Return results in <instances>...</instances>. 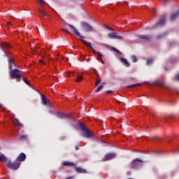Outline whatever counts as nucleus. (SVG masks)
I'll list each match as a JSON object with an SVG mask.
<instances>
[{
    "label": "nucleus",
    "mask_w": 179,
    "mask_h": 179,
    "mask_svg": "<svg viewBox=\"0 0 179 179\" xmlns=\"http://www.w3.org/2000/svg\"><path fill=\"white\" fill-rule=\"evenodd\" d=\"M0 108H1V109H5V108H3V105H1V103H0Z\"/></svg>",
    "instance_id": "44"
},
{
    "label": "nucleus",
    "mask_w": 179,
    "mask_h": 179,
    "mask_svg": "<svg viewBox=\"0 0 179 179\" xmlns=\"http://www.w3.org/2000/svg\"><path fill=\"white\" fill-rule=\"evenodd\" d=\"M38 13H39L38 14L39 17H43L45 20L49 18L48 13L45 12V9L42 6H40Z\"/></svg>",
    "instance_id": "8"
},
{
    "label": "nucleus",
    "mask_w": 179,
    "mask_h": 179,
    "mask_svg": "<svg viewBox=\"0 0 179 179\" xmlns=\"http://www.w3.org/2000/svg\"><path fill=\"white\" fill-rule=\"evenodd\" d=\"M101 85H103V86L106 85V83L105 82L102 83Z\"/></svg>",
    "instance_id": "48"
},
{
    "label": "nucleus",
    "mask_w": 179,
    "mask_h": 179,
    "mask_svg": "<svg viewBox=\"0 0 179 179\" xmlns=\"http://www.w3.org/2000/svg\"><path fill=\"white\" fill-rule=\"evenodd\" d=\"M75 149H76V150H79L80 148H79V147L78 145H76L75 146Z\"/></svg>",
    "instance_id": "42"
},
{
    "label": "nucleus",
    "mask_w": 179,
    "mask_h": 179,
    "mask_svg": "<svg viewBox=\"0 0 179 179\" xmlns=\"http://www.w3.org/2000/svg\"><path fill=\"white\" fill-rule=\"evenodd\" d=\"M166 24V15L161 17L160 20L155 24V26L164 27Z\"/></svg>",
    "instance_id": "13"
},
{
    "label": "nucleus",
    "mask_w": 179,
    "mask_h": 179,
    "mask_svg": "<svg viewBox=\"0 0 179 179\" xmlns=\"http://www.w3.org/2000/svg\"><path fill=\"white\" fill-rule=\"evenodd\" d=\"M120 62H122L126 67L130 66V63L128 62L127 59H123V57H121Z\"/></svg>",
    "instance_id": "21"
},
{
    "label": "nucleus",
    "mask_w": 179,
    "mask_h": 179,
    "mask_svg": "<svg viewBox=\"0 0 179 179\" xmlns=\"http://www.w3.org/2000/svg\"><path fill=\"white\" fill-rule=\"evenodd\" d=\"M45 34V31H44V29H43V34Z\"/></svg>",
    "instance_id": "49"
},
{
    "label": "nucleus",
    "mask_w": 179,
    "mask_h": 179,
    "mask_svg": "<svg viewBox=\"0 0 179 179\" xmlns=\"http://www.w3.org/2000/svg\"><path fill=\"white\" fill-rule=\"evenodd\" d=\"M62 166H76V164L73 162H64L63 163Z\"/></svg>",
    "instance_id": "23"
},
{
    "label": "nucleus",
    "mask_w": 179,
    "mask_h": 179,
    "mask_svg": "<svg viewBox=\"0 0 179 179\" xmlns=\"http://www.w3.org/2000/svg\"><path fill=\"white\" fill-rule=\"evenodd\" d=\"M138 38L140 40H144L150 41L152 39V36L150 34L138 35Z\"/></svg>",
    "instance_id": "12"
},
{
    "label": "nucleus",
    "mask_w": 179,
    "mask_h": 179,
    "mask_svg": "<svg viewBox=\"0 0 179 179\" xmlns=\"http://www.w3.org/2000/svg\"><path fill=\"white\" fill-rule=\"evenodd\" d=\"M41 103L43 106L48 105L49 107L52 106L51 102L49 101V99H48V98H46V96H45V95H43V94H41Z\"/></svg>",
    "instance_id": "10"
},
{
    "label": "nucleus",
    "mask_w": 179,
    "mask_h": 179,
    "mask_svg": "<svg viewBox=\"0 0 179 179\" xmlns=\"http://www.w3.org/2000/svg\"><path fill=\"white\" fill-rule=\"evenodd\" d=\"M74 169L76 172H78L79 173H87V171L85 169H83L81 167L74 166Z\"/></svg>",
    "instance_id": "19"
},
{
    "label": "nucleus",
    "mask_w": 179,
    "mask_h": 179,
    "mask_svg": "<svg viewBox=\"0 0 179 179\" xmlns=\"http://www.w3.org/2000/svg\"><path fill=\"white\" fill-rule=\"evenodd\" d=\"M105 28L108 29V30H110V31H115V29L113 28H112V27H109L108 25H105Z\"/></svg>",
    "instance_id": "33"
},
{
    "label": "nucleus",
    "mask_w": 179,
    "mask_h": 179,
    "mask_svg": "<svg viewBox=\"0 0 179 179\" xmlns=\"http://www.w3.org/2000/svg\"><path fill=\"white\" fill-rule=\"evenodd\" d=\"M73 178H74L73 177H69L66 179H73Z\"/></svg>",
    "instance_id": "47"
},
{
    "label": "nucleus",
    "mask_w": 179,
    "mask_h": 179,
    "mask_svg": "<svg viewBox=\"0 0 179 179\" xmlns=\"http://www.w3.org/2000/svg\"><path fill=\"white\" fill-rule=\"evenodd\" d=\"M144 162H145L141 159H134L130 162L129 166L131 169L138 170L143 166V163Z\"/></svg>",
    "instance_id": "2"
},
{
    "label": "nucleus",
    "mask_w": 179,
    "mask_h": 179,
    "mask_svg": "<svg viewBox=\"0 0 179 179\" xmlns=\"http://www.w3.org/2000/svg\"><path fill=\"white\" fill-rule=\"evenodd\" d=\"M116 102H117V103H119V104L121 103L120 101H117V99H116Z\"/></svg>",
    "instance_id": "46"
},
{
    "label": "nucleus",
    "mask_w": 179,
    "mask_h": 179,
    "mask_svg": "<svg viewBox=\"0 0 179 179\" xmlns=\"http://www.w3.org/2000/svg\"><path fill=\"white\" fill-rule=\"evenodd\" d=\"M81 41H82V43L83 44H85L87 46L90 47L92 49L93 53L94 55H97L99 58L103 57V55L101 53H99V52H96V50L94 49L93 46L92 45V43L91 42H87V41H85L84 39H82Z\"/></svg>",
    "instance_id": "5"
},
{
    "label": "nucleus",
    "mask_w": 179,
    "mask_h": 179,
    "mask_svg": "<svg viewBox=\"0 0 179 179\" xmlns=\"http://www.w3.org/2000/svg\"><path fill=\"white\" fill-rule=\"evenodd\" d=\"M55 115L59 119H64V118H70L71 117L70 115H66V114L60 113H57Z\"/></svg>",
    "instance_id": "16"
},
{
    "label": "nucleus",
    "mask_w": 179,
    "mask_h": 179,
    "mask_svg": "<svg viewBox=\"0 0 179 179\" xmlns=\"http://www.w3.org/2000/svg\"><path fill=\"white\" fill-rule=\"evenodd\" d=\"M117 156V155L115 153H108L106 154L102 159L103 162H107V161H110L114 158H115Z\"/></svg>",
    "instance_id": "11"
},
{
    "label": "nucleus",
    "mask_w": 179,
    "mask_h": 179,
    "mask_svg": "<svg viewBox=\"0 0 179 179\" xmlns=\"http://www.w3.org/2000/svg\"><path fill=\"white\" fill-rule=\"evenodd\" d=\"M128 179H132V178H128Z\"/></svg>",
    "instance_id": "52"
},
{
    "label": "nucleus",
    "mask_w": 179,
    "mask_h": 179,
    "mask_svg": "<svg viewBox=\"0 0 179 179\" xmlns=\"http://www.w3.org/2000/svg\"><path fill=\"white\" fill-rule=\"evenodd\" d=\"M80 24L86 32L93 31V27L89 23L83 22Z\"/></svg>",
    "instance_id": "9"
},
{
    "label": "nucleus",
    "mask_w": 179,
    "mask_h": 179,
    "mask_svg": "<svg viewBox=\"0 0 179 179\" xmlns=\"http://www.w3.org/2000/svg\"><path fill=\"white\" fill-rule=\"evenodd\" d=\"M174 80H178V81H179V73H178V74H177V76H176V77L174 78Z\"/></svg>",
    "instance_id": "37"
},
{
    "label": "nucleus",
    "mask_w": 179,
    "mask_h": 179,
    "mask_svg": "<svg viewBox=\"0 0 179 179\" xmlns=\"http://www.w3.org/2000/svg\"><path fill=\"white\" fill-rule=\"evenodd\" d=\"M65 24L69 27L74 35L80 37V38H85V37L80 34L78 30L73 25L69 23H65Z\"/></svg>",
    "instance_id": "7"
},
{
    "label": "nucleus",
    "mask_w": 179,
    "mask_h": 179,
    "mask_svg": "<svg viewBox=\"0 0 179 179\" xmlns=\"http://www.w3.org/2000/svg\"><path fill=\"white\" fill-rule=\"evenodd\" d=\"M1 48L2 51L5 53V55L6 56H8L7 52H6V50L10 48L11 46L8 43H2L1 44Z\"/></svg>",
    "instance_id": "15"
},
{
    "label": "nucleus",
    "mask_w": 179,
    "mask_h": 179,
    "mask_svg": "<svg viewBox=\"0 0 179 179\" xmlns=\"http://www.w3.org/2000/svg\"><path fill=\"white\" fill-rule=\"evenodd\" d=\"M131 60L132 62L136 63V62H137L138 59H137L136 56H134L133 55L132 56H131Z\"/></svg>",
    "instance_id": "30"
},
{
    "label": "nucleus",
    "mask_w": 179,
    "mask_h": 179,
    "mask_svg": "<svg viewBox=\"0 0 179 179\" xmlns=\"http://www.w3.org/2000/svg\"><path fill=\"white\" fill-rule=\"evenodd\" d=\"M27 159V156L24 153H20L17 157L15 159V160L18 162V163H21L24 162Z\"/></svg>",
    "instance_id": "14"
},
{
    "label": "nucleus",
    "mask_w": 179,
    "mask_h": 179,
    "mask_svg": "<svg viewBox=\"0 0 179 179\" xmlns=\"http://www.w3.org/2000/svg\"><path fill=\"white\" fill-rule=\"evenodd\" d=\"M154 62V59H148L146 61V65H151Z\"/></svg>",
    "instance_id": "29"
},
{
    "label": "nucleus",
    "mask_w": 179,
    "mask_h": 179,
    "mask_svg": "<svg viewBox=\"0 0 179 179\" xmlns=\"http://www.w3.org/2000/svg\"><path fill=\"white\" fill-rule=\"evenodd\" d=\"M22 81L28 86H30V83L29 81H28V80H27L25 78H22Z\"/></svg>",
    "instance_id": "31"
},
{
    "label": "nucleus",
    "mask_w": 179,
    "mask_h": 179,
    "mask_svg": "<svg viewBox=\"0 0 179 179\" xmlns=\"http://www.w3.org/2000/svg\"><path fill=\"white\" fill-rule=\"evenodd\" d=\"M62 31L65 34H70V31L68 29H66L64 28H62Z\"/></svg>",
    "instance_id": "34"
},
{
    "label": "nucleus",
    "mask_w": 179,
    "mask_h": 179,
    "mask_svg": "<svg viewBox=\"0 0 179 179\" xmlns=\"http://www.w3.org/2000/svg\"><path fill=\"white\" fill-rule=\"evenodd\" d=\"M83 79V77H82V76H77V78H75V82L76 83L82 82Z\"/></svg>",
    "instance_id": "26"
},
{
    "label": "nucleus",
    "mask_w": 179,
    "mask_h": 179,
    "mask_svg": "<svg viewBox=\"0 0 179 179\" xmlns=\"http://www.w3.org/2000/svg\"><path fill=\"white\" fill-rule=\"evenodd\" d=\"M10 25L13 26V23L11 22H10V21L7 22V27H8V29H9V26Z\"/></svg>",
    "instance_id": "36"
},
{
    "label": "nucleus",
    "mask_w": 179,
    "mask_h": 179,
    "mask_svg": "<svg viewBox=\"0 0 179 179\" xmlns=\"http://www.w3.org/2000/svg\"><path fill=\"white\" fill-rule=\"evenodd\" d=\"M164 4H166L169 0H162Z\"/></svg>",
    "instance_id": "40"
},
{
    "label": "nucleus",
    "mask_w": 179,
    "mask_h": 179,
    "mask_svg": "<svg viewBox=\"0 0 179 179\" xmlns=\"http://www.w3.org/2000/svg\"><path fill=\"white\" fill-rule=\"evenodd\" d=\"M103 64H105L104 60H103L102 57H99Z\"/></svg>",
    "instance_id": "38"
},
{
    "label": "nucleus",
    "mask_w": 179,
    "mask_h": 179,
    "mask_svg": "<svg viewBox=\"0 0 179 179\" xmlns=\"http://www.w3.org/2000/svg\"><path fill=\"white\" fill-rule=\"evenodd\" d=\"M101 83V78H97V80H96L95 86L97 87Z\"/></svg>",
    "instance_id": "32"
},
{
    "label": "nucleus",
    "mask_w": 179,
    "mask_h": 179,
    "mask_svg": "<svg viewBox=\"0 0 179 179\" xmlns=\"http://www.w3.org/2000/svg\"><path fill=\"white\" fill-rule=\"evenodd\" d=\"M79 128L80 129L81 131L83 133V136L87 138H92L94 134L92 133L86 127L85 124L80 123Z\"/></svg>",
    "instance_id": "1"
},
{
    "label": "nucleus",
    "mask_w": 179,
    "mask_h": 179,
    "mask_svg": "<svg viewBox=\"0 0 179 179\" xmlns=\"http://www.w3.org/2000/svg\"><path fill=\"white\" fill-rule=\"evenodd\" d=\"M158 38H160V36H158V37H157Z\"/></svg>",
    "instance_id": "51"
},
{
    "label": "nucleus",
    "mask_w": 179,
    "mask_h": 179,
    "mask_svg": "<svg viewBox=\"0 0 179 179\" xmlns=\"http://www.w3.org/2000/svg\"><path fill=\"white\" fill-rule=\"evenodd\" d=\"M138 86H141V84H131V85H127V88H134V87H137Z\"/></svg>",
    "instance_id": "27"
},
{
    "label": "nucleus",
    "mask_w": 179,
    "mask_h": 179,
    "mask_svg": "<svg viewBox=\"0 0 179 179\" xmlns=\"http://www.w3.org/2000/svg\"><path fill=\"white\" fill-rule=\"evenodd\" d=\"M8 69L11 71L13 69V65L15 66V60L13 59H10V57H8Z\"/></svg>",
    "instance_id": "17"
},
{
    "label": "nucleus",
    "mask_w": 179,
    "mask_h": 179,
    "mask_svg": "<svg viewBox=\"0 0 179 179\" xmlns=\"http://www.w3.org/2000/svg\"><path fill=\"white\" fill-rule=\"evenodd\" d=\"M41 64H45V62L43 60H40Z\"/></svg>",
    "instance_id": "45"
},
{
    "label": "nucleus",
    "mask_w": 179,
    "mask_h": 179,
    "mask_svg": "<svg viewBox=\"0 0 179 179\" xmlns=\"http://www.w3.org/2000/svg\"><path fill=\"white\" fill-rule=\"evenodd\" d=\"M179 17V10L171 15V20L175 21Z\"/></svg>",
    "instance_id": "20"
},
{
    "label": "nucleus",
    "mask_w": 179,
    "mask_h": 179,
    "mask_svg": "<svg viewBox=\"0 0 179 179\" xmlns=\"http://www.w3.org/2000/svg\"><path fill=\"white\" fill-rule=\"evenodd\" d=\"M21 166V163H18L16 160H15L13 162H11V160H8L6 166L13 171H17L20 169Z\"/></svg>",
    "instance_id": "4"
},
{
    "label": "nucleus",
    "mask_w": 179,
    "mask_h": 179,
    "mask_svg": "<svg viewBox=\"0 0 179 179\" xmlns=\"http://www.w3.org/2000/svg\"><path fill=\"white\" fill-rule=\"evenodd\" d=\"M112 50L113 51H115V52H117V54H120V52L118 49H117L116 48H113Z\"/></svg>",
    "instance_id": "35"
},
{
    "label": "nucleus",
    "mask_w": 179,
    "mask_h": 179,
    "mask_svg": "<svg viewBox=\"0 0 179 179\" xmlns=\"http://www.w3.org/2000/svg\"><path fill=\"white\" fill-rule=\"evenodd\" d=\"M107 37L110 39L123 40L124 37L119 35L117 32L108 33Z\"/></svg>",
    "instance_id": "6"
},
{
    "label": "nucleus",
    "mask_w": 179,
    "mask_h": 179,
    "mask_svg": "<svg viewBox=\"0 0 179 179\" xmlns=\"http://www.w3.org/2000/svg\"><path fill=\"white\" fill-rule=\"evenodd\" d=\"M106 94H113V91L108 90L106 91Z\"/></svg>",
    "instance_id": "41"
},
{
    "label": "nucleus",
    "mask_w": 179,
    "mask_h": 179,
    "mask_svg": "<svg viewBox=\"0 0 179 179\" xmlns=\"http://www.w3.org/2000/svg\"><path fill=\"white\" fill-rule=\"evenodd\" d=\"M38 1L40 4L45 2L44 0H38Z\"/></svg>",
    "instance_id": "39"
},
{
    "label": "nucleus",
    "mask_w": 179,
    "mask_h": 179,
    "mask_svg": "<svg viewBox=\"0 0 179 179\" xmlns=\"http://www.w3.org/2000/svg\"><path fill=\"white\" fill-rule=\"evenodd\" d=\"M8 161V158L3 154H0V162L1 163H6Z\"/></svg>",
    "instance_id": "18"
},
{
    "label": "nucleus",
    "mask_w": 179,
    "mask_h": 179,
    "mask_svg": "<svg viewBox=\"0 0 179 179\" xmlns=\"http://www.w3.org/2000/svg\"><path fill=\"white\" fill-rule=\"evenodd\" d=\"M155 85H159L161 87H166V84L165 83H164V81H161L160 80H159L158 81H156L155 83Z\"/></svg>",
    "instance_id": "25"
},
{
    "label": "nucleus",
    "mask_w": 179,
    "mask_h": 179,
    "mask_svg": "<svg viewBox=\"0 0 179 179\" xmlns=\"http://www.w3.org/2000/svg\"><path fill=\"white\" fill-rule=\"evenodd\" d=\"M10 76L11 79L19 80L18 82H20L22 78L20 70H18V69H13L10 70Z\"/></svg>",
    "instance_id": "3"
},
{
    "label": "nucleus",
    "mask_w": 179,
    "mask_h": 179,
    "mask_svg": "<svg viewBox=\"0 0 179 179\" xmlns=\"http://www.w3.org/2000/svg\"><path fill=\"white\" fill-rule=\"evenodd\" d=\"M13 122L16 127H21L22 124L16 118H13Z\"/></svg>",
    "instance_id": "22"
},
{
    "label": "nucleus",
    "mask_w": 179,
    "mask_h": 179,
    "mask_svg": "<svg viewBox=\"0 0 179 179\" xmlns=\"http://www.w3.org/2000/svg\"><path fill=\"white\" fill-rule=\"evenodd\" d=\"M36 48H37V47L31 48V49H32L33 51H36Z\"/></svg>",
    "instance_id": "43"
},
{
    "label": "nucleus",
    "mask_w": 179,
    "mask_h": 179,
    "mask_svg": "<svg viewBox=\"0 0 179 179\" xmlns=\"http://www.w3.org/2000/svg\"><path fill=\"white\" fill-rule=\"evenodd\" d=\"M131 80H135V78H131Z\"/></svg>",
    "instance_id": "50"
},
{
    "label": "nucleus",
    "mask_w": 179,
    "mask_h": 179,
    "mask_svg": "<svg viewBox=\"0 0 179 179\" xmlns=\"http://www.w3.org/2000/svg\"><path fill=\"white\" fill-rule=\"evenodd\" d=\"M19 141H27L28 140V136L27 135H22L20 136L17 139Z\"/></svg>",
    "instance_id": "24"
},
{
    "label": "nucleus",
    "mask_w": 179,
    "mask_h": 179,
    "mask_svg": "<svg viewBox=\"0 0 179 179\" xmlns=\"http://www.w3.org/2000/svg\"><path fill=\"white\" fill-rule=\"evenodd\" d=\"M103 89V85H99V87H97V88H96L95 90V93L99 92Z\"/></svg>",
    "instance_id": "28"
}]
</instances>
